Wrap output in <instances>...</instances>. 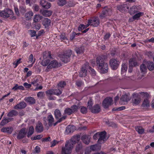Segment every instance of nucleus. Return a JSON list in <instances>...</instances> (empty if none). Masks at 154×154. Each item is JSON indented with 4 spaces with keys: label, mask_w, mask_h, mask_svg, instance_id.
<instances>
[{
    "label": "nucleus",
    "mask_w": 154,
    "mask_h": 154,
    "mask_svg": "<svg viewBox=\"0 0 154 154\" xmlns=\"http://www.w3.org/2000/svg\"><path fill=\"white\" fill-rule=\"evenodd\" d=\"M76 143L74 138H72L70 140L67 141L65 146L62 149L61 154H71L73 145Z\"/></svg>",
    "instance_id": "obj_2"
},
{
    "label": "nucleus",
    "mask_w": 154,
    "mask_h": 154,
    "mask_svg": "<svg viewBox=\"0 0 154 154\" xmlns=\"http://www.w3.org/2000/svg\"><path fill=\"white\" fill-rule=\"evenodd\" d=\"M131 101L133 104L135 105L139 104L141 101V98L139 96L137 93H134L132 94Z\"/></svg>",
    "instance_id": "obj_6"
},
{
    "label": "nucleus",
    "mask_w": 154,
    "mask_h": 154,
    "mask_svg": "<svg viewBox=\"0 0 154 154\" xmlns=\"http://www.w3.org/2000/svg\"><path fill=\"white\" fill-rule=\"evenodd\" d=\"M45 94L44 92L40 91L38 93L37 97L40 98H43L45 97Z\"/></svg>",
    "instance_id": "obj_53"
},
{
    "label": "nucleus",
    "mask_w": 154,
    "mask_h": 154,
    "mask_svg": "<svg viewBox=\"0 0 154 154\" xmlns=\"http://www.w3.org/2000/svg\"><path fill=\"white\" fill-rule=\"evenodd\" d=\"M119 61L115 59H112L109 61V65L112 69H116L119 66Z\"/></svg>",
    "instance_id": "obj_10"
},
{
    "label": "nucleus",
    "mask_w": 154,
    "mask_h": 154,
    "mask_svg": "<svg viewBox=\"0 0 154 154\" xmlns=\"http://www.w3.org/2000/svg\"><path fill=\"white\" fill-rule=\"evenodd\" d=\"M19 11L21 14H23L26 11V7L23 5H20L19 6Z\"/></svg>",
    "instance_id": "obj_41"
},
{
    "label": "nucleus",
    "mask_w": 154,
    "mask_h": 154,
    "mask_svg": "<svg viewBox=\"0 0 154 154\" xmlns=\"http://www.w3.org/2000/svg\"><path fill=\"white\" fill-rule=\"evenodd\" d=\"M80 111L83 114H85L87 112V109L86 107L82 106L80 109Z\"/></svg>",
    "instance_id": "obj_57"
},
{
    "label": "nucleus",
    "mask_w": 154,
    "mask_h": 154,
    "mask_svg": "<svg viewBox=\"0 0 154 154\" xmlns=\"http://www.w3.org/2000/svg\"><path fill=\"white\" fill-rule=\"evenodd\" d=\"M129 65L131 66H135L138 65L135 59L134 58L130 59L129 60Z\"/></svg>",
    "instance_id": "obj_33"
},
{
    "label": "nucleus",
    "mask_w": 154,
    "mask_h": 154,
    "mask_svg": "<svg viewBox=\"0 0 154 154\" xmlns=\"http://www.w3.org/2000/svg\"><path fill=\"white\" fill-rule=\"evenodd\" d=\"M79 109L78 106L76 105H73L71 106V108H66L64 110V113L65 114L70 115L72 113L76 112Z\"/></svg>",
    "instance_id": "obj_5"
},
{
    "label": "nucleus",
    "mask_w": 154,
    "mask_h": 154,
    "mask_svg": "<svg viewBox=\"0 0 154 154\" xmlns=\"http://www.w3.org/2000/svg\"><path fill=\"white\" fill-rule=\"evenodd\" d=\"M88 63H86L83 66L79 73V76L81 77H84L87 75V69H88Z\"/></svg>",
    "instance_id": "obj_9"
},
{
    "label": "nucleus",
    "mask_w": 154,
    "mask_h": 154,
    "mask_svg": "<svg viewBox=\"0 0 154 154\" xmlns=\"http://www.w3.org/2000/svg\"><path fill=\"white\" fill-rule=\"evenodd\" d=\"M76 35V33L73 32L72 34L70 35V40L71 41H72L74 39V38L75 37V35Z\"/></svg>",
    "instance_id": "obj_62"
},
{
    "label": "nucleus",
    "mask_w": 154,
    "mask_h": 154,
    "mask_svg": "<svg viewBox=\"0 0 154 154\" xmlns=\"http://www.w3.org/2000/svg\"><path fill=\"white\" fill-rule=\"evenodd\" d=\"M135 130L140 134H142L144 131V129L141 127L137 126L135 128Z\"/></svg>",
    "instance_id": "obj_44"
},
{
    "label": "nucleus",
    "mask_w": 154,
    "mask_h": 154,
    "mask_svg": "<svg viewBox=\"0 0 154 154\" xmlns=\"http://www.w3.org/2000/svg\"><path fill=\"white\" fill-rule=\"evenodd\" d=\"M12 89L15 91H16L18 89L20 90H24V87L22 85L18 86V84H16L12 88Z\"/></svg>",
    "instance_id": "obj_48"
},
{
    "label": "nucleus",
    "mask_w": 154,
    "mask_h": 154,
    "mask_svg": "<svg viewBox=\"0 0 154 154\" xmlns=\"http://www.w3.org/2000/svg\"><path fill=\"white\" fill-rule=\"evenodd\" d=\"M90 138L89 136L84 135L81 137V139L83 142L86 144H88L90 143Z\"/></svg>",
    "instance_id": "obj_28"
},
{
    "label": "nucleus",
    "mask_w": 154,
    "mask_h": 154,
    "mask_svg": "<svg viewBox=\"0 0 154 154\" xmlns=\"http://www.w3.org/2000/svg\"><path fill=\"white\" fill-rule=\"evenodd\" d=\"M75 129V127L74 125H69L66 128V132L67 134L73 132Z\"/></svg>",
    "instance_id": "obj_24"
},
{
    "label": "nucleus",
    "mask_w": 154,
    "mask_h": 154,
    "mask_svg": "<svg viewBox=\"0 0 154 154\" xmlns=\"http://www.w3.org/2000/svg\"><path fill=\"white\" fill-rule=\"evenodd\" d=\"M66 118V116H63L59 119H58L57 121L53 124L54 126H55L58 123L62 122L63 120H65Z\"/></svg>",
    "instance_id": "obj_49"
},
{
    "label": "nucleus",
    "mask_w": 154,
    "mask_h": 154,
    "mask_svg": "<svg viewBox=\"0 0 154 154\" xmlns=\"http://www.w3.org/2000/svg\"><path fill=\"white\" fill-rule=\"evenodd\" d=\"M34 132V128L32 126H30L28 132L27 133V137H29L33 134Z\"/></svg>",
    "instance_id": "obj_36"
},
{
    "label": "nucleus",
    "mask_w": 154,
    "mask_h": 154,
    "mask_svg": "<svg viewBox=\"0 0 154 154\" xmlns=\"http://www.w3.org/2000/svg\"><path fill=\"white\" fill-rule=\"evenodd\" d=\"M35 130L38 133H41L42 132L43 130L42 124L39 121L38 122V123L36 124Z\"/></svg>",
    "instance_id": "obj_20"
},
{
    "label": "nucleus",
    "mask_w": 154,
    "mask_h": 154,
    "mask_svg": "<svg viewBox=\"0 0 154 154\" xmlns=\"http://www.w3.org/2000/svg\"><path fill=\"white\" fill-rule=\"evenodd\" d=\"M106 132L105 131L99 132V138L98 142L99 143H101L102 141L104 142L106 140Z\"/></svg>",
    "instance_id": "obj_16"
},
{
    "label": "nucleus",
    "mask_w": 154,
    "mask_h": 154,
    "mask_svg": "<svg viewBox=\"0 0 154 154\" xmlns=\"http://www.w3.org/2000/svg\"><path fill=\"white\" fill-rule=\"evenodd\" d=\"M128 4H124L119 5L117 6V9L122 12H124L129 9Z\"/></svg>",
    "instance_id": "obj_14"
},
{
    "label": "nucleus",
    "mask_w": 154,
    "mask_h": 154,
    "mask_svg": "<svg viewBox=\"0 0 154 154\" xmlns=\"http://www.w3.org/2000/svg\"><path fill=\"white\" fill-rule=\"evenodd\" d=\"M51 20L48 18H45L43 21L42 24L45 26V28H47L50 25Z\"/></svg>",
    "instance_id": "obj_30"
},
{
    "label": "nucleus",
    "mask_w": 154,
    "mask_h": 154,
    "mask_svg": "<svg viewBox=\"0 0 154 154\" xmlns=\"http://www.w3.org/2000/svg\"><path fill=\"white\" fill-rule=\"evenodd\" d=\"M33 55H32V54H31L30 55L29 57V63H32V64H33L35 62V59H34V60L33 61Z\"/></svg>",
    "instance_id": "obj_52"
},
{
    "label": "nucleus",
    "mask_w": 154,
    "mask_h": 154,
    "mask_svg": "<svg viewBox=\"0 0 154 154\" xmlns=\"http://www.w3.org/2000/svg\"><path fill=\"white\" fill-rule=\"evenodd\" d=\"M66 85V83L65 81H61L57 84V86L58 87L63 88L65 87Z\"/></svg>",
    "instance_id": "obj_50"
},
{
    "label": "nucleus",
    "mask_w": 154,
    "mask_h": 154,
    "mask_svg": "<svg viewBox=\"0 0 154 154\" xmlns=\"http://www.w3.org/2000/svg\"><path fill=\"white\" fill-rule=\"evenodd\" d=\"M27 130L25 128L21 129L18 133L17 138L18 140L21 139L26 137L27 133Z\"/></svg>",
    "instance_id": "obj_12"
},
{
    "label": "nucleus",
    "mask_w": 154,
    "mask_h": 154,
    "mask_svg": "<svg viewBox=\"0 0 154 154\" xmlns=\"http://www.w3.org/2000/svg\"><path fill=\"white\" fill-rule=\"evenodd\" d=\"M105 57L103 55L98 57L96 59L97 67L100 73H106L108 70V64L105 62Z\"/></svg>",
    "instance_id": "obj_1"
},
{
    "label": "nucleus",
    "mask_w": 154,
    "mask_h": 154,
    "mask_svg": "<svg viewBox=\"0 0 154 154\" xmlns=\"http://www.w3.org/2000/svg\"><path fill=\"white\" fill-rule=\"evenodd\" d=\"M84 48L83 46H81L76 47L75 48V50L78 54H80L84 52Z\"/></svg>",
    "instance_id": "obj_31"
},
{
    "label": "nucleus",
    "mask_w": 154,
    "mask_h": 154,
    "mask_svg": "<svg viewBox=\"0 0 154 154\" xmlns=\"http://www.w3.org/2000/svg\"><path fill=\"white\" fill-rule=\"evenodd\" d=\"M33 14L32 11H29L26 13L25 16V18L26 20H29L30 19L33 15Z\"/></svg>",
    "instance_id": "obj_37"
},
{
    "label": "nucleus",
    "mask_w": 154,
    "mask_h": 154,
    "mask_svg": "<svg viewBox=\"0 0 154 154\" xmlns=\"http://www.w3.org/2000/svg\"><path fill=\"white\" fill-rule=\"evenodd\" d=\"M82 149L83 146L82 143H79L76 145L75 150L76 152H78L82 150Z\"/></svg>",
    "instance_id": "obj_42"
},
{
    "label": "nucleus",
    "mask_w": 154,
    "mask_h": 154,
    "mask_svg": "<svg viewBox=\"0 0 154 154\" xmlns=\"http://www.w3.org/2000/svg\"><path fill=\"white\" fill-rule=\"evenodd\" d=\"M54 94L59 96L62 94V91L58 89H53Z\"/></svg>",
    "instance_id": "obj_51"
},
{
    "label": "nucleus",
    "mask_w": 154,
    "mask_h": 154,
    "mask_svg": "<svg viewBox=\"0 0 154 154\" xmlns=\"http://www.w3.org/2000/svg\"><path fill=\"white\" fill-rule=\"evenodd\" d=\"M91 25L93 26H97L100 24V20L97 17H95L93 19L91 20Z\"/></svg>",
    "instance_id": "obj_22"
},
{
    "label": "nucleus",
    "mask_w": 154,
    "mask_h": 154,
    "mask_svg": "<svg viewBox=\"0 0 154 154\" xmlns=\"http://www.w3.org/2000/svg\"><path fill=\"white\" fill-rule=\"evenodd\" d=\"M47 121L49 126H51L54 121V119L52 115H50L48 116Z\"/></svg>",
    "instance_id": "obj_29"
},
{
    "label": "nucleus",
    "mask_w": 154,
    "mask_h": 154,
    "mask_svg": "<svg viewBox=\"0 0 154 154\" xmlns=\"http://www.w3.org/2000/svg\"><path fill=\"white\" fill-rule=\"evenodd\" d=\"M143 13L140 12V11L138 13H137L136 14L133 16L132 18L134 20H138L139 19L140 17L143 15Z\"/></svg>",
    "instance_id": "obj_34"
},
{
    "label": "nucleus",
    "mask_w": 154,
    "mask_h": 154,
    "mask_svg": "<svg viewBox=\"0 0 154 154\" xmlns=\"http://www.w3.org/2000/svg\"><path fill=\"white\" fill-rule=\"evenodd\" d=\"M26 106V103L24 101H22L15 106L14 107V108L16 109H23Z\"/></svg>",
    "instance_id": "obj_21"
},
{
    "label": "nucleus",
    "mask_w": 154,
    "mask_h": 154,
    "mask_svg": "<svg viewBox=\"0 0 154 154\" xmlns=\"http://www.w3.org/2000/svg\"><path fill=\"white\" fill-rule=\"evenodd\" d=\"M24 100L26 102L30 104H34L35 102V100L33 97H26Z\"/></svg>",
    "instance_id": "obj_25"
},
{
    "label": "nucleus",
    "mask_w": 154,
    "mask_h": 154,
    "mask_svg": "<svg viewBox=\"0 0 154 154\" xmlns=\"http://www.w3.org/2000/svg\"><path fill=\"white\" fill-rule=\"evenodd\" d=\"M50 62V60L49 59L43 60L41 63L42 65L44 66H47Z\"/></svg>",
    "instance_id": "obj_54"
},
{
    "label": "nucleus",
    "mask_w": 154,
    "mask_h": 154,
    "mask_svg": "<svg viewBox=\"0 0 154 154\" xmlns=\"http://www.w3.org/2000/svg\"><path fill=\"white\" fill-rule=\"evenodd\" d=\"M13 131V128L11 127H4L2 128L1 131L4 133H7L8 134H11Z\"/></svg>",
    "instance_id": "obj_26"
},
{
    "label": "nucleus",
    "mask_w": 154,
    "mask_h": 154,
    "mask_svg": "<svg viewBox=\"0 0 154 154\" xmlns=\"http://www.w3.org/2000/svg\"><path fill=\"white\" fill-rule=\"evenodd\" d=\"M125 106H122L116 109L114 108L112 109V111H121L125 109Z\"/></svg>",
    "instance_id": "obj_56"
},
{
    "label": "nucleus",
    "mask_w": 154,
    "mask_h": 154,
    "mask_svg": "<svg viewBox=\"0 0 154 154\" xmlns=\"http://www.w3.org/2000/svg\"><path fill=\"white\" fill-rule=\"evenodd\" d=\"M139 94V96L141 98L142 97L144 100L145 99H149L150 97V96L148 93L146 92H141L137 93Z\"/></svg>",
    "instance_id": "obj_23"
},
{
    "label": "nucleus",
    "mask_w": 154,
    "mask_h": 154,
    "mask_svg": "<svg viewBox=\"0 0 154 154\" xmlns=\"http://www.w3.org/2000/svg\"><path fill=\"white\" fill-rule=\"evenodd\" d=\"M149 99H145L144 100L142 104V106L143 107H145L149 106L150 101L149 100Z\"/></svg>",
    "instance_id": "obj_38"
},
{
    "label": "nucleus",
    "mask_w": 154,
    "mask_h": 154,
    "mask_svg": "<svg viewBox=\"0 0 154 154\" xmlns=\"http://www.w3.org/2000/svg\"><path fill=\"white\" fill-rule=\"evenodd\" d=\"M88 107L90 109L92 107V106L93 104V103L91 100L90 99L88 100Z\"/></svg>",
    "instance_id": "obj_59"
},
{
    "label": "nucleus",
    "mask_w": 154,
    "mask_h": 154,
    "mask_svg": "<svg viewBox=\"0 0 154 154\" xmlns=\"http://www.w3.org/2000/svg\"><path fill=\"white\" fill-rule=\"evenodd\" d=\"M40 4L43 8L45 9L49 8L51 6V3L46 2L45 0H41L40 1Z\"/></svg>",
    "instance_id": "obj_18"
},
{
    "label": "nucleus",
    "mask_w": 154,
    "mask_h": 154,
    "mask_svg": "<svg viewBox=\"0 0 154 154\" xmlns=\"http://www.w3.org/2000/svg\"><path fill=\"white\" fill-rule=\"evenodd\" d=\"M45 93L47 96L54 94L53 89L48 90L46 91Z\"/></svg>",
    "instance_id": "obj_55"
},
{
    "label": "nucleus",
    "mask_w": 154,
    "mask_h": 154,
    "mask_svg": "<svg viewBox=\"0 0 154 154\" xmlns=\"http://www.w3.org/2000/svg\"><path fill=\"white\" fill-rule=\"evenodd\" d=\"M147 68L150 71H152L154 69V63L150 61L148 62Z\"/></svg>",
    "instance_id": "obj_45"
},
{
    "label": "nucleus",
    "mask_w": 154,
    "mask_h": 154,
    "mask_svg": "<svg viewBox=\"0 0 154 154\" xmlns=\"http://www.w3.org/2000/svg\"><path fill=\"white\" fill-rule=\"evenodd\" d=\"M88 69H90L91 71V75L92 76H95L96 75V72L95 70L93 69L90 66L88 65Z\"/></svg>",
    "instance_id": "obj_58"
},
{
    "label": "nucleus",
    "mask_w": 154,
    "mask_h": 154,
    "mask_svg": "<svg viewBox=\"0 0 154 154\" xmlns=\"http://www.w3.org/2000/svg\"><path fill=\"white\" fill-rule=\"evenodd\" d=\"M113 103L112 99L111 97H107L103 101L102 104L104 108H108L109 106H111Z\"/></svg>",
    "instance_id": "obj_7"
},
{
    "label": "nucleus",
    "mask_w": 154,
    "mask_h": 154,
    "mask_svg": "<svg viewBox=\"0 0 154 154\" xmlns=\"http://www.w3.org/2000/svg\"><path fill=\"white\" fill-rule=\"evenodd\" d=\"M142 8L140 6L134 5L131 7L129 10V13L131 15L134 14L139 12L141 9Z\"/></svg>",
    "instance_id": "obj_11"
},
{
    "label": "nucleus",
    "mask_w": 154,
    "mask_h": 154,
    "mask_svg": "<svg viewBox=\"0 0 154 154\" xmlns=\"http://www.w3.org/2000/svg\"><path fill=\"white\" fill-rule=\"evenodd\" d=\"M11 120V119L10 118H5L0 122V125H1L3 126L9 122Z\"/></svg>",
    "instance_id": "obj_47"
},
{
    "label": "nucleus",
    "mask_w": 154,
    "mask_h": 154,
    "mask_svg": "<svg viewBox=\"0 0 154 154\" xmlns=\"http://www.w3.org/2000/svg\"><path fill=\"white\" fill-rule=\"evenodd\" d=\"M57 5L60 6H63L67 3L66 0H57Z\"/></svg>",
    "instance_id": "obj_40"
},
{
    "label": "nucleus",
    "mask_w": 154,
    "mask_h": 154,
    "mask_svg": "<svg viewBox=\"0 0 154 154\" xmlns=\"http://www.w3.org/2000/svg\"><path fill=\"white\" fill-rule=\"evenodd\" d=\"M90 148L93 151L100 150V146H98L97 144L93 145L90 146Z\"/></svg>",
    "instance_id": "obj_46"
},
{
    "label": "nucleus",
    "mask_w": 154,
    "mask_h": 154,
    "mask_svg": "<svg viewBox=\"0 0 154 154\" xmlns=\"http://www.w3.org/2000/svg\"><path fill=\"white\" fill-rule=\"evenodd\" d=\"M59 66V65L56 60H53L51 61L49 65L47 66L48 69H46L45 71L46 72H48L49 71L48 69L52 68H55Z\"/></svg>",
    "instance_id": "obj_15"
},
{
    "label": "nucleus",
    "mask_w": 154,
    "mask_h": 154,
    "mask_svg": "<svg viewBox=\"0 0 154 154\" xmlns=\"http://www.w3.org/2000/svg\"><path fill=\"white\" fill-rule=\"evenodd\" d=\"M72 54L71 50H68L65 51L63 54L59 55L61 60L64 63L68 62L70 59V57Z\"/></svg>",
    "instance_id": "obj_3"
},
{
    "label": "nucleus",
    "mask_w": 154,
    "mask_h": 154,
    "mask_svg": "<svg viewBox=\"0 0 154 154\" xmlns=\"http://www.w3.org/2000/svg\"><path fill=\"white\" fill-rule=\"evenodd\" d=\"M131 99L129 96L125 94L122 95L121 97L119 103L121 104H125L127 103L128 101H129Z\"/></svg>",
    "instance_id": "obj_13"
},
{
    "label": "nucleus",
    "mask_w": 154,
    "mask_h": 154,
    "mask_svg": "<svg viewBox=\"0 0 154 154\" xmlns=\"http://www.w3.org/2000/svg\"><path fill=\"white\" fill-rule=\"evenodd\" d=\"M54 116L56 119H59L62 116V114L60 111L58 109L55 110L54 112Z\"/></svg>",
    "instance_id": "obj_27"
},
{
    "label": "nucleus",
    "mask_w": 154,
    "mask_h": 154,
    "mask_svg": "<svg viewBox=\"0 0 154 154\" xmlns=\"http://www.w3.org/2000/svg\"><path fill=\"white\" fill-rule=\"evenodd\" d=\"M127 65L123 63L122 64L121 68V73L122 74H124L127 70Z\"/></svg>",
    "instance_id": "obj_43"
},
{
    "label": "nucleus",
    "mask_w": 154,
    "mask_h": 154,
    "mask_svg": "<svg viewBox=\"0 0 154 154\" xmlns=\"http://www.w3.org/2000/svg\"><path fill=\"white\" fill-rule=\"evenodd\" d=\"M14 13L11 10L6 8L4 10L1 11L0 14V17L5 18H7L10 17V16L13 15Z\"/></svg>",
    "instance_id": "obj_4"
},
{
    "label": "nucleus",
    "mask_w": 154,
    "mask_h": 154,
    "mask_svg": "<svg viewBox=\"0 0 154 154\" xmlns=\"http://www.w3.org/2000/svg\"><path fill=\"white\" fill-rule=\"evenodd\" d=\"M140 70L143 74H145L147 72V68L146 66L144 64H142L140 66Z\"/></svg>",
    "instance_id": "obj_35"
},
{
    "label": "nucleus",
    "mask_w": 154,
    "mask_h": 154,
    "mask_svg": "<svg viewBox=\"0 0 154 154\" xmlns=\"http://www.w3.org/2000/svg\"><path fill=\"white\" fill-rule=\"evenodd\" d=\"M85 29V25L83 24H81L78 27V30L79 31H81Z\"/></svg>",
    "instance_id": "obj_63"
},
{
    "label": "nucleus",
    "mask_w": 154,
    "mask_h": 154,
    "mask_svg": "<svg viewBox=\"0 0 154 154\" xmlns=\"http://www.w3.org/2000/svg\"><path fill=\"white\" fill-rule=\"evenodd\" d=\"M17 111L15 110H12L11 111L7 114V116L9 117H13L16 116L18 115Z\"/></svg>",
    "instance_id": "obj_32"
},
{
    "label": "nucleus",
    "mask_w": 154,
    "mask_h": 154,
    "mask_svg": "<svg viewBox=\"0 0 154 154\" xmlns=\"http://www.w3.org/2000/svg\"><path fill=\"white\" fill-rule=\"evenodd\" d=\"M29 32L30 33V34L31 37H33L36 35V32L34 30H29Z\"/></svg>",
    "instance_id": "obj_61"
},
{
    "label": "nucleus",
    "mask_w": 154,
    "mask_h": 154,
    "mask_svg": "<svg viewBox=\"0 0 154 154\" xmlns=\"http://www.w3.org/2000/svg\"><path fill=\"white\" fill-rule=\"evenodd\" d=\"M91 112L94 113H97L100 111V107L98 104L94 105L90 109Z\"/></svg>",
    "instance_id": "obj_17"
},
{
    "label": "nucleus",
    "mask_w": 154,
    "mask_h": 154,
    "mask_svg": "<svg viewBox=\"0 0 154 154\" xmlns=\"http://www.w3.org/2000/svg\"><path fill=\"white\" fill-rule=\"evenodd\" d=\"M14 10L17 16H19L20 15L19 9L17 6H14Z\"/></svg>",
    "instance_id": "obj_60"
},
{
    "label": "nucleus",
    "mask_w": 154,
    "mask_h": 154,
    "mask_svg": "<svg viewBox=\"0 0 154 154\" xmlns=\"http://www.w3.org/2000/svg\"><path fill=\"white\" fill-rule=\"evenodd\" d=\"M76 84L78 87H80L83 84L82 81H77L76 82Z\"/></svg>",
    "instance_id": "obj_64"
},
{
    "label": "nucleus",
    "mask_w": 154,
    "mask_h": 154,
    "mask_svg": "<svg viewBox=\"0 0 154 154\" xmlns=\"http://www.w3.org/2000/svg\"><path fill=\"white\" fill-rule=\"evenodd\" d=\"M112 14V11L110 8H106L104 9L102 11L101 14L100 15V17L101 19L107 16L111 15Z\"/></svg>",
    "instance_id": "obj_8"
},
{
    "label": "nucleus",
    "mask_w": 154,
    "mask_h": 154,
    "mask_svg": "<svg viewBox=\"0 0 154 154\" xmlns=\"http://www.w3.org/2000/svg\"><path fill=\"white\" fill-rule=\"evenodd\" d=\"M43 17L38 14H35L34 15L33 21L35 23H36L39 21Z\"/></svg>",
    "instance_id": "obj_39"
},
{
    "label": "nucleus",
    "mask_w": 154,
    "mask_h": 154,
    "mask_svg": "<svg viewBox=\"0 0 154 154\" xmlns=\"http://www.w3.org/2000/svg\"><path fill=\"white\" fill-rule=\"evenodd\" d=\"M40 13L45 17H50L52 14L53 12L52 11L47 10H40Z\"/></svg>",
    "instance_id": "obj_19"
}]
</instances>
